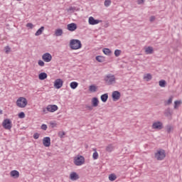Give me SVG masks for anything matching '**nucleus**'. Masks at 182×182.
<instances>
[{
  "label": "nucleus",
  "mask_w": 182,
  "mask_h": 182,
  "mask_svg": "<svg viewBox=\"0 0 182 182\" xmlns=\"http://www.w3.org/2000/svg\"><path fill=\"white\" fill-rule=\"evenodd\" d=\"M144 0H138L137 1V4L138 5H141L142 4H144Z\"/></svg>",
  "instance_id": "obj_47"
},
{
  "label": "nucleus",
  "mask_w": 182,
  "mask_h": 182,
  "mask_svg": "<svg viewBox=\"0 0 182 182\" xmlns=\"http://www.w3.org/2000/svg\"><path fill=\"white\" fill-rule=\"evenodd\" d=\"M173 103V97H170L166 102H165V106L171 105Z\"/></svg>",
  "instance_id": "obj_36"
},
{
  "label": "nucleus",
  "mask_w": 182,
  "mask_h": 182,
  "mask_svg": "<svg viewBox=\"0 0 182 182\" xmlns=\"http://www.w3.org/2000/svg\"><path fill=\"white\" fill-rule=\"evenodd\" d=\"M144 80H146V82H149V80H151L153 79V77L151 76V74L147 73L144 75Z\"/></svg>",
  "instance_id": "obj_26"
},
{
  "label": "nucleus",
  "mask_w": 182,
  "mask_h": 182,
  "mask_svg": "<svg viewBox=\"0 0 182 182\" xmlns=\"http://www.w3.org/2000/svg\"><path fill=\"white\" fill-rule=\"evenodd\" d=\"M41 129H42V130H47L48 129V125H46L45 124H43L41 125Z\"/></svg>",
  "instance_id": "obj_45"
},
{
  "label": "nucleus",
  "mask_w": 182,
  "mask_h": 182,
  "mask_svg": "<svg viewBox=\"0 0 182 182\" xmlns=\"http://www.w3.org/2000/svg\"><path fill=\"white\" fill-rule=\"evenodd\" d=\"M42 59L44 62L49 63L52 60V55L49 53H46L42 55Z\"/></svg>",
  "instance_id": "obj_9"
},
{
  "label": "nucleus",
  "mask_w": 182,
  "mask_h": 182,
  "mask_svg": "<svg viewBox=\"0 0 182 182\" xmlns=\"http://www.w3.org/2000/svg\"><path fill=\"white\" fill-rule=\"evenodd\" d=\"M6 53L8 55L11 52V47L9 46H7L5 47Z\"/></svg>",
  "instance_id": "obj_38"
},
{
  "label": "nucleus",
  "mask_w": 182,
  "mask_h": 182,
  "mask_svg": "<svg viewBox=\"0 0 182 182\" xmlns=\"http://www.w3.org/2000/svg\"><path fill=\"white\" fill-rule=\"evenodd\" d=\"M77 86H79V83H77V82H72L70 84V87H71V89H76V87H77Z\"/></svg>",
  "instance_id": "obj_27"
},
{
  "label": "nucleus",
  "mask_w": 182,
  "mask_h": 182,
  "mask_svg": "<svg viewBox=\"0 0 182 182\" xmlns=\"http://www.w3.org/2000/svg\"><path fill=\"white\" fill-rule=\"evenodd\" d=\"M155 159L158 160V161H161L166 159V151L164 149L158 150L154 155Z\"/></svg>",
  "instance_id": "obj_3"
},
{
  "label": "nucleus",
  "mask_w": 182,
  "mask_h": 182,
  "mask_svg": "<svg viewBox=\"0 0 182 182\" xmlns=\"http://www.w3.org/2000/svg\"><path fill=\"white\" fill-rule=\"evenodd\" d=\"M113 150H114V146H113V144H112L107 145L105 147V151H107V153H112V151H113Z\"/></svg>",
  "instance_id": "obj_18"
},
{
  "label": "nucleus",
  "mask_w": 182,
  "mask_h": 182,
  "mask_svg": "<svg viewBox=\"0 0 182 182\" xmlns=\"http://www.w3.org/2000/svg\"><path fill=\"white\" fill-rule=\"evenodd\" d=\"M62 86H63V80H62V79L58 78L55 80L54 87L55 89H60V87H62Z\"/></svg>",
  "instance_id": "obj_8"
},
{
  "label": "nucleus",
  "mask_w": 182,
  "mask_h": 182,
  "mask_svg": "<svg viewBox=\"0 0 182 182\" xmlns=\"http://www.w3.org/2000/svg\"><path fill=\"white\" fill-rule=\"evenodd\" d=\"M3 127L6 129V130H11L12 129V122L9 119H6L3 122Z\"/></svg>",
  "instance_id": "obj_6"
},
{
  "label": "nucleus",
  "mask_w": 182,
  "mask_h": 182,
  "mask_svg": "<svg viewBox=\"0 0 182 182\" xmlns=\"http://www.w3.org/2000/svg\"><path fill=\"white\" fill-rule=\"evenodd\" d=\"M39 136L40 134L38 133H35L33 134V139H35V140H38V139H39Z\"/></svg>",
  "instance_id": "obj_43"
},
{
  "label": "nucleus",
  "mask_w": 182,
  "mask_h": 182,
  "mask_svg": "<svg viewBox=\"0 0 182 182\" xmlns=\"http://www.w3.org/2000/svg\"><path fill=\"white\" fill-rule=\"evenodd\" d=\"M102 52L105 55H110V53H112V51L109 48H104Z\"/></svg>",
  "instance_id": "obj_30"
},
{
  "label": "nucleus",
  "mask_w": 182,
  "mask_h": 182,
  "mask_svg": "<svg viewBox=\"0 0 182 182\" xmlns=\"http://www.w3.org/2000/svg\"><path fill=\"white\" fill-rule=\"evenodd\" d=\"M48 112H50L51 113H53V112H56L58 110V105H48L47 107Z\"/></svg>",
  "instance_id": "obj_15"
},
{
  "label": "nucleus",
  "mask_w": 182,
  "mask_h": 182,
  "mask_svg": "<svg viewBox=\"0 0 182 182\" xmlns=\"http://www.w3.org/2000/svg\"><path fill=\"white\" fill-rule=\"evenodd\" d=\"M58 136H60V137H63V136H65V132H60V133H58Z\"/></svg>",
  "instance_id": "obj_48"
},
{
  "label": "nucleus",
  "mask_w": 182,
  "mask_h": 182,
  "mask_svg": "<svg viewBox=\"0 0 182 182\" xmlns=\"http://www.w3.org/2000/svg\"><path fill=\"white\" fill-rule=\"evenodd\" d=\"M10 175L11 177H14V178H18V177H19V172L16 170L11 171Z\"/></svg>",
  "instance_id": "obj_19"
},
{
  "label": "nucleus",
  "mask_w": 182,
  "mask_h": 182,
  "mask_svg": "<svg viewBox=\"0 0 182 182\" xmlns=\"http://www.w3.org/2000/svg\"><path fill=\"white\" fill-rule=\"evenodd\" d=\"M95 59L96 60H97V62H100V63H102V62H105V57L102 55L96 56Z\"/></svg>",
  "instance_id": "obj_28"
},
{
  "label": "nucleus",
  "mask_w": 182,
  "mask_h": 182,
  "mask_svg": "<svg viewBox=\"0 0 182 182\" xmlns=\"http://www.w3.org/2000/svg\"><path fill=\"white\" fill-rule=\"evenodd\" d=\"M159 86L161 87H166V80H161L159 81Z\"/></svg>",
  "instance_id": "obj_31"
},
{
  "label": "nucleus",
  "mask_w": 182,
  "mask_h": 182,
  "mask_svg": "<svg viewBox=\"0 0 182 182\" xmlns=\"http://www.w3.org/2000/svg\"><path fill=\"white\" fill-rule=\"evenodd\" d=\"M70 49H73V50L80 49V48H82V43L80 42V40H77V39L70 40Z\"/></svg>",
  "instance_id": "obj_1"
},
{
  "label": "nucleus",
  "mask_w": 182,
  "mask_h": 182,
  "mask_svg": "<svg viewBox=\"0 0 182 182\" xmlns=\"http://www.w3.org/2000/svg\"><path fill=\"white\" fill-rule=\"evenodd\" d=\"M85 109H87V110H93V105H85Z\"/></svg>",
  "instance_id": "obj_40"
},
{
  "label": "nucleus",
  "mask_w": 182,
  "mask_h": 182,
  "mask_svg": "<svg viewBox=\"0 0 182 182\" xmlns=\"http://www.w3.org/2000/svg\"><path fill=\"white\" fill-rule=\"evenodd\" d=\"M181 103V102L180 101H175L174 102V109H177V105H180Z\"/></svg>",
  "instance_id": "obj_44"
},
{
  "label": "nucleus",
  "mask_w": 182,
  "mask_h": 182,
  "mask_svg": "<svg viewBox=\"0 0 182 182\" xmlns=\"http://www.w3.org/2000/svg\"><path fill=\"white\" fill-rule=\"evenodd\" d=\"M19 119H25V112H21L18 114Z\"/></svg>",
  "instance_id": "obj_37"
},
{
  "label": "nucleus",
  "mask_w": 182,
  "mask_h": 182,
  "mask_svg": "<svg viewBox=\"0 0 182 182\" xmlns=\"http://www.w3.org/2000/svg\"><path fill=\"white\" fill-rule=\"evenodd\" d=\"M2 113H3L2 109H0V114H2Z\"/></svg>",
  "instance_id": "obj_51"
},
{
  "label": "nucleus",
  "mask_w": 182,
  "mask_h": 182,
  "mask_svg": "<svg viewBox=\"0 0 182 182\" xmlns=\"http://www.w3.org/2000/svg\"><path fill=\"white\" fill-rule=\"evenodd\" d=\"M67 29H68L70 32H73L77 29V25L75 23H71L67 26Z\"/></svg>",
  "instance_id": "obj_11"
},
{
  "label": "nucleus",
  "mask_w": 182,
  "mask_h": 182,
  "mask_svg": "<svg viewBox=\"0 0 182 182\" xmlns=\"http://www.w3.org/2000/svg\"><path fill=\"white\" fill-rule=\"evenodd\" d=\"M145 53L146 55H151L153 53V47L149 46L145 49Z\"/></svg>",
  "instance_id": "obj_24"
},
{
  "label": "nucleus",
  "mask_w": 182,
  "mask_h": 182,
  "mask_svg": "<svg viewBox=\"0 0 182 182\" xmlns=\"http://www.w3.org/2000/svg\"><path fill=\"white\" fill-rule=\"evenodd\" d=\"M50 126L52 129H54V127H56L57 124L55 122H50Z\"/></svg>",
  "instance_id": "obj_41"
},
{
  "label": "nucleus",
  "mask_w": 182,
  "mask_h": 182,
  "mask_svg": "<svg viewBox=\"0 0 182 182\" xmlns=\"http://www.w3.org/2000/svg\"><path fill=\"white\" fill-rule=\"evenodd\" d=\"M117 178V176L114 173H112L109 176V181H114Z\"/></svg>",
  "instance_id": "obj_29"
},
{
  "label": "nucleus",
  "mask_w": 182,
  "mask_h": 182,
  "mask_svg": "<svg viewBox=\"0 0 182 182\" xmlns=\"http://www.w3.org/2000/svg\"><path fill=\"white\" fill-rule=\"evenodd\" d=\"M108 99H109V95L107 93H105L101 95V100L102 102H103V103H106Z\"/></svg>",
  "instance_id": "obj_21"
},
{
  "label": "nucleus",
  "mask_w": 182,
  "mask_h": 182,
  "mask_svg": "<svg viewBox=\"0 0 182 182\" xmlns=\"http://www.w3.org/2000/svg\"><path fill=\"white\" fill-rule=\"evenodd\" d=\"M38 64L39 66H45V63L42 60H39Z\"/></svg>",
  "instance_id": "obj_42"
},
{
  "label": "nucleus",
  "mask_w": 182,
  "mask_h": 182,
  "mask_svg": "<svg viewBox=\"0 0 182 182\" xmlns=\"http://www.w3.org/2000/svg\"><path fill=\"white\" fill-rule=\"evenodd\" d=\"M68 11L70 12H73L74 11H76V8L75 7H73V6H71L68 9Z\"/></svg>",
  "instance_id": "obj_46"
},
{
  "label": "nucleus",
  "mask_w": 182,
  "mask_h": 182,
  "mask_svg": "<svg viewBox=\"0 0 182 182\" xmlns=\"http://www.w3.org/2000/svg\"><path fill=\"white\" fill-rule=\"evenodd\" d=\"M43 113H45V114L48 113V112H49V111H48V107H47L46 109L44 108V109H43Z\"/></svg>",
  "instance_id": "obj_50"
},
{
  "label": "nucleus",
  "mask_w": 182,
  "mask_h": 182,
  "mask_svg": "<svg viewBox=\"0 0 182 182\" xmlns=\"http://www.w3.org/2000/svg\"><path fill=\"white\" fill-rule=\"evenodd\" d=\"M156 19V17L154 16H152L150 17V22H153Z\"/></svg>",
  "instance_id": "obj_49"
},
{
  "label": "nucleus",
  "mask_w": 182,
  "mask_h": 182,
  "mask_svg": "<svg viewBox=\"0 0 182 182\" xmlns=\"http://www.w3.org/2000/svg\"><path fill=\"white\" fill-rule=\"evenodd\" d=\"M120 53H122V50H114V55L117 58L120 56Z\"/></svg>",
  "instance_id": "obj_35"
},
{
  "label": "nucleus",
  "mask_w": 182,
  "mask_h": 182,
  "mask_svg": "<svg viewBox=\"0 0 182 182\" xmlns=\"http://www.w3.org/2000/svg\"><path fill=\"white\" fill-rule=\"evenodd\" d=\"M92 107H97L99 106V99L97 97H93L92 99Z\"/></svg>",
  "instance_id": "obj_16"
},
{
  "label": "nucleus",
  "mask_w": 182,
  "mask_h": 182,
  "mask_svg": "<svg viewBox=\"0 0 182 182\" xmlns=\"http://www.w3.org/2000/svg\"><path fill=\"white\" fill-rule=\"evenodd\" d=\"M48 77V74L46 73H41L38 75V79L40 80H45Z\"/></svg>",
  "instance_id": "obj_20"
},
{
  "label": "nucleus",
  "mask_w": 182,
  "mask_h": 182,
  "mask_svg": "<svg viewBox=\"0 0 182 182\" xmlns=\"http://www.w3.org/2000/svg\"><path fill=\"white\" fill-rule=\"evenodd\" d=\"M92 159L94 160H97V159H99V154L97 153V151H95L92 154Z\"/></svg>",
  "instance_id": "obj_32"
},
{
  "label": "nucleus",
  "mask_w": 182,
  "mask_h": 182,
  "mask_svg": "<svg viewBox=\"0 0 182 182\" xmlns=\"http://www.w3.org/2000/svg\"><path fill=\"white\" fill-rule=\"evenodd\" d=\"M27 105L28 100L23 97H19L16 101V105L18 106V107H21V109H23V107H26Z\"/></svg>",
  "instance_id": "obj_4"
},
{
  "label": "nucleus",
  "mask_w": 182,
  "mask_h": 182,
  "mask_svg": "<svg viewBox=\"0 0 182 182\" xmlns=\"http://www.w3.org/2000/svg\"><path fill=\"white\" fill-rule=\"evenodd\" d=\"M166 129L167 133L170 134V133H171V132L174 130V127H173V125L171 124H168L166 126Z\"/></svg>",
  "instance_id": "obj_22"
},
{
  "label": "nucleus",
  "mask_w": 182,
  "mask_h": 182,
  "mask_svg": "<svg viewBox=\"0 0 182 182\" xmlns=\"http://www.w3.org/2000/svg\"><path fill=\"white\" fill-rule=\"evenodd\" d=\"M112 99L114 101L119 100V99H120V96H121L120 92L114 91L112 92Z\"/></svg>",
  "instance_id": "obj_13"
},
{
  "label": "nucleus",
  "mask_w": 182,
  "mask_h": 182,
  "mask_svg": "<svg viewBox=\"0 0 182 182\" xmlns=\"http://www.w3.org/2000/svg\"><path fill=\"white\" fill-rule=\"evenodd\" d=\"M45 31V27L41 26L35 33L36 36H39L40 35H42V32Z\"/></svg>",
  "instance_id": "obj_25"
},
{
  "label": "nucleus",
  "mask_w": 182,
  "mask_h": 182,
  "mask_svg": "<svg viewBox=\"0 0 182 182\" xmlns=\"http://www.w3.org/2000/svg\"><path fill=\"white\" fill-rule=\"evenodd\" d=\"M26 27L29 28L30 29H33V24L32 23H28L26 24Z\"/></svg>",
  "instance_id": "obj_39"
},
{
  "label": "nucleus",
  "mask_w": 182,
  "mask_h": 182,
  "mask_svg": "<svg viewBox=\"0 0 182 182\" xmlns=\"http://www.w3.org/2000/svg\"><path fill=\"white\" fill-rule=\"evenodd\" d=\"M97 89V88L96 87V86L90 85V88H89V90H90V92H96Z\"/></svg>",
  "instance_id": "obj_33"
},
{
  "label": "nucleus",
  "mask_w": 182,
  "mask_h": 182,
  "mask_svg": "<svg viewBox=\"0 0 182 182\" xmlns=\"http://www.w3.org/2000/svg\"><path fill=\"white\" fill-rule=\"evenodd\" d=\"M100 22H102V21L95 19V18L92 16L89 17L88 23L90 25H97V23H100Z\"/></svg>",
  "instance_id": "obj_10"
},
{
  "label": "nucleus",
  "mask_w": 182,
  "mask_h": 182,
  "mask_svg": "<svg viewBox=\"0 0 182 182\" xmlns=\"http://www.w3.org/2000/svg\"><path fill=\"white\" fill-rule=\"evenodd\" d=\"M43 144L45 146V147H49L50 146V137H44L43 139Z\"/></svg>",
  "instance_id": "obj_12"
},
{
  "label": "nucleus",
  "mask_w": 182,
  "mask_h": 182,
  "mask_svg": "<svg viewBox=\"0 0 182 182\" xmlns=\"http://www.w3.org/2000/svg\"><path fill=\"white\" fill-rule=\"evenodd\" d=\"M74 164H75V166L85 164V157L83 156H77L74 159Z\"/></svg>",
  "instance_id": "obj_5"
},
{
  "label": "nucleus",
  "mask_w": 182,
  "mask_h": 182,
  "mask_svg": "<svg viewBox=\"0 0 182 182\" xmlns=\"http://www.w3.org/2000/svg\"><path fill=\"white\" fill-rule=\"evenodd\" d=\"M62 35H63V30L62 28H58L55 31V36H62Z\"/></svg>",
  "instance_id": "obj_23"
},
{
  "label": "nucleus",
  "mask_w": 182,
  "mask_h": 182,
  "mask_svg": "<svg viewBox=\"0 0 182 182\" xmlns=\"http://www.w3.org/2000/svg\"><path fill=\"white\" fill-rule=\"evenodd\" d=\"M164 114L166 117H171V116H173V110L171 109H170V107H168L167 109H165V111L164 112Z\"/></svg>",
  "instance_id": "obj_14"
},
{
  "label": "nucleus",
  "mask_w": 182,
  "mask_h": 182,
  "mask_svg": "<svg viewBox=\"0 0 182 182\" xmlns=\"http://www.w3.org/2000/svg\"><path fill=\"white\" fill-rule=\"evenodd\" d=\"M152 129H154L155 130H161V129H163V122L160 121L154 122L152 124Z\"/></svg>",
  "instance_id": "obj_7"
},
{
  "label": "nucleus",
  "mask_w": 182,
  "mask_h": 182,
  "mask_svg": "<svg viewBox=\"0 0 182 182\" xmlns=\"http://www.w3.org/2000/svg\"><path fill=\"white\" fill-rule=\"evenodd\" d=\"M70 180H73V181L76 180H79V175L76 173V172H73L70 175Z\"/></svg>",
  "instance_id": "obj_17"
},
{
  "label": "nucleus",
  "mask_w": 182,
  "mask_h": 182,
  "mask_svg": "<svg viewBox=\"0 0 182 182\" xmlns=\"http://www.w3.org/2000/svg\"><path fill=\"white\" fill-rule=\"evenodd\" d=\"M112 4V1H110V0H105V3H104V4H105V6H110V4Z\"/></svg>",
  "instance_id": "obj_34"
},
{
  "label": "nucleus",
  "mask_w": 182,
  "mask_h": 182,
  "mask_svg": "<svg viewBox=\"0 0 182 182\" xmlns=\"http://www.w3.org/2000/svg\"><path fill=\"white\" fill-rule=\"evenodd\" d=\"M104 80L105 83H107L109 86H110V85L116 83V77L112 74H108L105 75L104 77Z\"/></svg>",
  "instance_id": "obj_2"
}]
</instances>
